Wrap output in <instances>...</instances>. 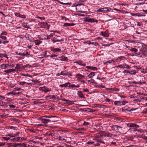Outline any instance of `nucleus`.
I'll return each instance as SVG.
<instances>
[{"instance_id": "obj_1", "label": "nucleus", "mask_w": 147, "mask_h": 147, "mask_svg": "<svg viewBox=\"0 0 147 147\" xmlns=\"http://www.w3.org/2000/svg\"><path fill=\"white\" fill-rule=\"evenodd\" d=\"M112 130L118 133H120L122 130V127L116 125H113L111 127Z\"/></svg>"}, {"instance_id": "obj_2", "label": "nucleus", "mask_w": 147, "mask_h": 147, "mask_svg": "<svg viewBox=\"0 0 147 147\" xmlns=\"http://www.w3.org/2000/svg\"><path fill=\"white\" fill-rule=\"evenodd\" d=\"M51 40L53 42V43L57 42H61L63 41V39H60V36L55 35L53 38L51 39Z\"/></svg>"}, {"instance_id": "obj_3", "label": "nucleus", "mask_w": 147, "mask_h": 147, "mask_svg": "<svg viewBox=\"0 0 147 147\" xmlns=\"http://www.w3.org/2000/svg\"><path fill=\"white\" fill-rule=\"evenodd\" d=\"M84 21L86 22H88L92 23L95 22L96 23L98 22V21L97 20L92 18H90L89 17L84 18Z\"/></svg>"}, {"instance_id": "obj_4", "label": "nucleus", "mask_w": 147, "mask_h": 147, "mask_svg": "<svg viewBox=\"0 0 147 147\" xmlns=\"http://www.w3.org/2000/svg\"><path fill=\"white\" fill-rule=\"evenodd\" d=\"M44 116L41 117L37 119V120L40 121L42 123L44 124H47L49 122V119H47L45 118Z\"/></svg>"}, {"instance_id": "obj_5", "label": "nucleus", "mask_w": 147, "mask_h": 147, "mask_svg": "<svg viewBox=\"0 0 147 147\" xmlns=\"http://www.w3.org/2000/svg\"><path fill=\"white\" fill-rule=\"evenodd\" d=\"M14 66V64H12V65L9 64H3L1 65V67L3 69H5L7 68L12 67Z\"/></svg>"}, {"instance_id": "obj_6", "label": "nucleus", "mask_w": 147, "mask_h": 147, "mask_svg": "<svg viewBox=\"0 0 147 147\" xmlns=\"http://www.w3.org/2000/svg\"><path fill=\"white\" fill-rule=\"evenodd\" d=\"M117 67L128 69H129L131 67L129 65H127L125 63L119 65L117 66Z\"/></svg>"}, {"instance_id": "obj_7", "label": "nucleus", "mask_w": 147, "mask_h": 147, "mask_svg": "<svg viewBox=\"0 0 147 147\" xmlns=\"http://www.w3.org/2000/svg\"><path fill=\"white\" fill-rule=\"evenodd\" d=\"M40 89L42 91L45 92H47L51 90V88H48L45 86L40 88Z\"/></svg>"}, {"instance_id": "obj_8", "label": "nucleus", "mask_w": 147, "mask_h": 147, "mask_svg": "<svg viewBox=\"0 0 147 147\" xmlns=\"http://www.w3.org/2000/svg\"><path fill=\"white\" fill-rule=\"evenodd\" d=\"M127 125L128 127L139 128L140 127L139 125L134 123H128Z\"/></svg>"}, {"instance_id": "obj_9", "label": "nucleus", "mask_w": 147, "mask_h": 147, "mask_svg": "<svg viewBox=\"0 0 147 147\" xmlns=\"http://www.w3.org/2000/svg\"><path fill=\"white\" fill-rule=\"evenodd\" d=\"M75 77L77 78V80L80 81H81V80L83 78H84L85 77L83 75L80 74H78L75 76Z\"/></svg>"}, {"instance_id": "obj_10", "label": "nucleus", "mask_w": 147, "mask_h": 147, "mask_svg": "<svg viewBox=\"0 0 147 147\" xmlns=\"http://www.w3.org/2000/svg\"><path fill=\"white\" fill-rule=\"evenodd\" d=\"M47 35H45V34H42L40 35L38 38L42 40H47Z\"/></svg>"}, {"instance_id": "obj_11", "label": "nucleus", "mask_w": 147, "mask_h": 147, "mask_svg": "<svg viewBox=\"0 0 147 147\" xmlns=\"http://www.w3.org/2000/svg\"><path fill=\"white\" fill-rule=\"evenodd\" d=\"M41 26L45 28L49 29L50 26L47 22H42L41 23Z\"/></svg>"}, {"instance_id": "obj_12", "label": "nucleus", "mask_w": 147, "mask_h": 147, "mask_svg": "<svg viewBox=\"0 0 147 147\" xmlns=\"http://www.w3.org/2000/svg\"><path fill=\"white\" fill-rule=\"evenodd\" d=\"M60 100H62V101H65L66 102L64 103V104H65L70 105H71L73 104V102L72 101L68 100L61 98L60 99Z\"/></svg>"}, {"instance_id": "obj_13", "label": "nucleus", "mask_w": 147, "mask_h": 147, "mask_svg": "<svg viewBox=\"0 0 147 147\" xmlns=\"http://www.w3.org/2000/svg\"><path fill=\"white\" fill-rule=\"evenodd\" d=\"M51 50L53 52H60L61 50L59 48H51Z\"/></svg>"}, {"instance_id": "obj_14", "label": "nucleus", "mask_w": 147, "mask_h": 147, "mask_svg": "<svg viewBox=\"0 0 147 147\" xmlns=\"http://www.w3.org/2000/svg\"><path fill=\"white\" fill-rule=\"evenodd\" d=\"M21 22H22V26L23 27L28 29H30V27L29 26H27L28 23L27 22H26L24 21H22Z\"/></svg>"}, {"instance_id": "obj_15", "label": "nucleus", "mask_w": 147, "mask_h": 147, "mask_svg": "<svg viewBox=\"0 0 147 147\" xmlns=\"http://www.w3.org/2000/svg\"><path fill=\"white\" fill-rule=\"evenodd\" d=\"M70 85V83L69 82H67L65 83L64 84H62V85H59V86L60 87H61V88L63 87H69V86Z\"/></svg>"}, {"instance_id": "obj_16", "label": "nucleus", "mask_w": 147, "mask_h": 147, "mask_svg": "<svg viewBox=\"0 0 147 147\" xmlns=\"http://www.w3.org/2000/svg\"><path fill=\"white\" fill-rule=\"evenodd\" d=\"M135 109H130V108L129 107H128L127 108H126L125 107H124L123 108L122 110V112H126V111L130 112L131 111H132L133 110H134Z\"/></svg>"}, {"instance_id": "obj_17", "label": "nucleus", "mask_w": 147, "mask_h": 147, "mask_svg": "<svg viewBox=\"0 0 147 147\" xmlns=\"http://www.w3.org/2000/svg\"><path fill=\"white\" fill-rule=\"evenodd\" d=\"M20 137H14L13 138L10 139V140L11 141L13 142H19V141H20Z\"/></svg>"}, {"instance_id": "obj_18", "label": "nucleus", "mask_w": 147, "mask_h": 147, "mask_svg": "<svg viewBox=\"0 0 147 147\" xmlns=\"http://www.w3.org/2000/svg\"><path fill=\"white\" fill-rule=\"evenodd\" d=\"M86 68L88 69H91L92 70H96L97 69V68L95 67L87 66L86 67Z\"/></svg>"}, {"instance_id": "obj_19", "label": "nucleus", "mask_w": 147, "mask_h": 147, "mask_svg": "<svg viewBox=\"0 0 147 147\" xmlns=\"http://www.w3.org/2000/svg\"><path fill=\"white\" fill-rule=\"evenodd\" d=\"M15 15L16 16L18 17L22 18H26V17L25 15H22L21 14H20V13H15Z\"/></svg>"}, {"instance_id": "obj_20", "label": "nucleus", "mask_w": 147, "mask_h": 147, "mask_svg": "<svg viewBox=\"0 0 147 147\" xmlns=\"http://www.w3.org/2000/svg\"><path fill=\"white\" fill-rule=\"evenodd\" d=\"M8 145L7 147H16V143H7Z\"/></svg>"}, {"instance_id": "obj_21", "label": "nucleus", "mask_w": 147, "mask_h": 147, "mask_svg": "<svg viewBox=\"0 0 147 147\" xmlns=\"http://www.w3.org/2000/svg\"><path fill=\"white\" fill-rule=\"evenodd\" d=\"M131 15H132L133 16H138V17L145 16V15L144 14V13H135V14L131 13Z\"/></svg>"}, {"instance_id": "obj_22", "label": "nucleus", "mask_w": 147, "mask_h": 147, "mask_svg": "<svg viewBox=\"0 0 147 147\" xmlns=\"http://www.w3.org/2000/svg\"><path fill=\"white\" fill-rule=\"evenodd\" d=\"M100 34L104 37H106L109 36V34L108 32H101Z\"/></svg>"}, {"instance_id": "obj_23", "label": "nucleus", "mask_w": 147, "mask_h": 147, "mask_svg": "<svg viewBox=\"0 0 147 147\" xmlns=\"http://www.w3.org/2000/svg\"><path fill=\"white\" fill-rule=\"evenodd\" d=\"M15 70L14 69H9L7 70L4 71V72L7 73H9L12 72H14L15 71Z\"/></svg>"}, {"instance_id": "obj_24", "label": "nucleus", "mask_w": 147, "mask_h": 147, "mask_svg": "<svg viewBox=\"0 0 147 147\" xmlns=\"http://www.w3.org/2000/svg\"><path fill=\"white\" fill-rule=\"evenodd\" d=\"M125 59V57H124V56H120L119 57H118L117 58L116 60L117 61L120 62L122 60H123Z\"/></svg>"}, {"instance_id": "obj_25", "label": "nucleus", "mask_w": 147, "mask_h": 147, "mask_svg": "<svg viewBox=\"0 0 147 147\" xmlns=\"http://www.w3.org/2000/svg\"><path fill=\"white\" fill-rule=\"evenodd\" d=\"M33 42H34L35 44L37 45H39L42 42V41H41L39 40H35Z\"/></svg>"}, {"instance_id": "obj_26", "label": "nucleus", "mask_w": 147, "mask_h": 147, "mask_svg": "<svg viewBox=\"0 0 147 147\" xmlns=\"http://www.w3.org/2000/svg\"><path fill=\"white\" fill-rule=\"evenodd\" d=\"M25 37L27 39V40L31 41V36L29 34H26L25 36Z\"/></svg>"}, {"instance_id": "obj_27", "label": "nucleus", "mask_w": 147, "mask_h": 147, "mask_svg": "<svg viewBox=\"0 0 147 147\" xmlns=\"http://www.w3.org/2000/svg\"><path fill=\"white\" fill-rule=\"evenodd\" d=\"M121 102L120 101H116L114 102V104L115 105L117 106H121Z\"/></svg>"}, {"instance_id": "obj_28", "label": "nucleus", "mask_w": 147, "mask_h": 147, "mask_svg": "<svg viewBox=\"0 0 147 147\" xmlns=\"http://www.w3.org/2000/svg\"><path fill=\"white\" fill-rule=\"evenodd\" d=\"M78 96L82 98H84L85 97L84 95L82 94V92L81 91H79L78 92Z\"/></svg>"}, {"instance_id": "obj_29", "label": "nucleus", "mask_w": 147, "mask_h": 147, "mask_svg": "<svg viewBox=\"0 0 147 147\" xmlns=\"http://www.w3.org/2000/svg\"><path fill=\"white\" fill-rule=\"evenodd\" d=\"M57 118V117H53L52 118H51L50 119H49V122H54L56 121V118Z\"/></svg>"}, {"instance_id": "obj_30", "label": "nucleus", "mask_w": 147, "mask_h": 147, "mask_svg": "<svg viewBox=\"0 0 147 147\" xmlns=\"http://www.w3.org/2000/svg\"><path fill=\"white\" fill-rule=\"evenodd\" d=\"M78 65H80L82 66H85L86 64L85 63L83 62V61L81 60H78Z\"/></svg>"}, {"instance_id": "obj_31", "label": "nucleus", "mask_w": 147, "mask_h": 147, "mask_svg": "<svg viewBox=\"0 0 147 147\" xmlns=\"http://www.w3.org/2000/svg\"><path fill=\"white\" fill-rule=\"evenodd\" d=\"M22 66L23 65L22 64H20V66H19L18 67H15V69H17L18 70H23V68H22Z\"/></svg>"}, {"instance_id": "obj_32", "label": "nucleus", "mask_w": 147, "mask_h": 147, "mask_svg": "<svg viewBox=\"0 0 147 147\" xmlns=\"http://www.w3.org/2000/svg\"><path fill=\"white\" fill-rule=\"evenodd\" d=\"M95 75V73L94 72H91L88 75V77L89 78H91L92 77Z\"/></svg>"}, {"instance_id": "obj_33", "label": "nucleus", "mask_w": 147, "mask_h": 147, "mask_svg": "<svg viewBox=\"0 0 147 147\" xmlns=\"http://www.w3.org/2000/svg\"><path fill=\"white\" fill-rule=\"evenodd\" d=\"M47 97H49L50 98V99H52L53 100H56V98H55V95H49L47 96Z\"/></svg>"}, {"instance_id": "obj_34", "label": "nucleus", "mask_w": 147, "mask_h": 147, "mask_svg": "<svg viewBox=\"0 0 147 147\" xmlns=\"http://www.w3.org/2000/svg\"><path fill=\"white\" fill-rule=\"evenodd\" d=\"M55 35V34L54 33H51L50 34V35H47V39H49L50 38H52L53 36Z\"/></svg>"}, {"instance_id": "obj_35", "label": "nucleus", "mask_w": 147, "mask_h": 147, "mask_svg": "<svg viewBox=\"0 0 147 147\" xmlns=\"http://www.w3.org/2000/svg\"><path fill=\"white\" fill-rule=\"evenodd\" d=\"M129 50L130 51L132 52L134 51L135 53L137 52L138 51V50L135 48L130 49Z\"/></svg>"}, {"instance_id": "obj_36", "label": "nucleus", "mask_w": 147, "mask_h": 147, "mask_svg": "<svg viewBox=\"0 0 147 147\" xmlns=\"http://www.w3.org/2000/svg\"><path fill=\"white\" fill-rule=\"evenodd\" d=\"M129 74L131 75H134L136 73V71L135 70H132V71H129Z\"/></svg>"}, {"instance_id": "obj_37", "label": "nucleus", "mask_w": 147, "mask_h": 147, "mask_svg": "<svg viewBox=\"0 0 147 147\" xmlns=\"http://www.w3.org/2000/svg\"><path fill=\"white\" fill-rule=\"evenodd\" d=\"M12 120L16 123H19L20 122V121L16 118H13Z\"/></svg>"}, {"instance_id": "obj_38", "label": "nucleus", "mask_w": 147, "mask_h": 147, "mask_svg": "<svg viewBox=\"0 0 147 147\" xmlns=\"http://www.w3.org/2000/svg\"><path fill=\"white\" fill-rule=\"evenodd\" d=\"M30 55V54L28 53V52L27 51L26 53H22V55L23 56H28Z\"/></svg>"}, {"instance_id": "obj_39", "label": "nucleus", "mask_w": 147, "mask_h": 147, "mask_svg": "<svg viewBox=\"0 0 147 147\" xmlns=\"http://www.w3.org/2000/svg\"><path fill=\"white\" fill-rule=\"evenodd\" d=\"M57 139L59 140L62 141V140H66L64 138L61 137V136H59L57 137Z\"/></svg>"}, {"instance_id": "obj_40", "label": "nucleus", "mask_w": 147, "mask_h": 147, "mask_svg": "<svg viewBox=\"0 0 147 147\" xmlns=\"http://www.w3.org/2000/svg\"><path fill=\"white\" fill-rule=\"evenodd\" d=\"M2 138L4 140H5L6 141H8L9 140H10V138L9 137H3Z\"/></svg>"}, {"instance_id": "obj_41", "label": "nucleus", "mask_w": 147, "mask_h": 147, "mask_svg": "<svg viewBox=\"0 0 147 147\" xmlns=\"http://www.w3.org/2000/svg\"><path fill=\"white\" fill-rule=\"evenodd\" d=\"M44 116L45 117L49 118L50 119L51 118H52L53 117H57V116H47V115H45V116Z\"/></svg>"}, {"instance_id": "obj_42", "label": "nucleus", "mask_w": 147, "mask_h": 147, "mask_svg": "<svg viewBox=\"0 0 147 147\" xmlns=\"http://www.w3.org/2000/svg\"><path fill=\"white\" fill-rule=\"evenodd\" d=\"M64 71H62L61 73L60 74L63 76L68 75V73H64Z\"/></svg>"}, {"instance_id": "obj_43", "label": "nucleus", "mask_w": 147, "mask_h": 147, "mask_svg": "<svg viewBox=\"0 0 147 147\" xmlns=\"http://www.w3.org/2000/svg\"><path fill=\"white\" fill-rule=\"evenodd\" d=\"M0 38L4 40H6L7 39V38L6 37L1 35H0Z\"/></svg>"}, {"instance_id": "obj_44", "label": "nucleus", "mask_w": 147, "mask_h": 147, "mask_svg": "<svg viewBox=\"0 0 147 147\" xmlns=\"http://www.w3.org/2000/svg\"><path fill=\"white\" fill-rule=\"evenodd\" d=\"M68 60V59L67 57H62L61 60L62 61H67Z\"/></svg>"}, {"instance_id": "obj_45", "label": "nucleus", "mask_w": 147, "mask_h": 147, "mask_svg": "<svg viewBox=\"0 0 147 147\" xmlns=\"http://www.w3.org/2000/svg\"><path fill=\"white\" fill-rule=\"evenodd\" d=\"M112 90H115V91L118 92L119 90V89L118 88H111Z\"/></svg>"}, {"instance_id": "obj_46", "label": "nucleus", "mask_w": 147, "mask_h": 147, "mask_svg": "<svg viewBox=\"0 0 147 147\" xmlns=\"http://www.w3.org/2000/svg\"><path fill=\"white\" fill-rule=\"evenodd\" d=\"M115 10L117 11H119V12H121L122 13H127V12L125 11H123L121 10Z\"/></svg>"}, {"instance_id": "obj_47", "label": "nucleus", "mask_w": 147, "mask_h": 147, "mask_svg": "<svg viewBox=\"0 0 147 147\" xmlns=\"http://www.w3.org/2000/svg\"><path fill=\"white\" fill-rule=\"evenodd\" d=\"M142 46L143 49H147V45L145 44L142 43Z\"/></svg>"}, {"instance_id": "obj_48", "label": "nucleus", "mask_w": 147, "mask_h": 147, "mask_svg": "<svg viewBox=\"0 0 147 147\" xmlns=\"http://www.w3.org/2000/svg\"><path fill=\"white\" fill-rule=\"evenodd\" d=\"M95 105H96L95 107H98L99 108H102V107L104 106V105H99V104H96Z\"/></svg>"}, {"instance_id": "obj_49", "label": "nucleus", "mask_w": 147, "mask_h": 147, "mask_svg": "<svg viewBox=\"0 0 147 147\" xmlns=\"http://www.w3.org/2000/svg\"><path fill=\"white\" fill-rule=\"evenodd\" d=\"M5 136H9L11 137H15L12 134H8L7 135H6Z\"/></svg>"}, {"instance_id": "obj_50", "label": "nucleus", "mask_w": 147, "mask_h": 147, "mask_svg": "<svg viewBox=\"0 0 147 147\" xmlns=\"http://www.w3.org/2000/svg\"><path fill=\"white\" fill-rule=\"evenodd\" d=\"M70 26V23H65L63 25V26L64 27H67Z\"/></svg>"}, {"instance_id": "obj_51", "label": "nucleus", "mask_w": 147, "mask_h": 147, "mask_svg": "<svg viewBox=\"0 0 147 147\" xmlns=\"http://www.w3.org/2000/svg\"><path fill=\"white\" fill-rule=\"evenodd\" d=\"M24 143H16V146H20V147L21 146H22L24 144Z\"/></svg>"}, {"instance_id": "obj_52", "label": "nucleus", "mask_w": 147, "mask_h": 147, "mask_svg": "<svg viewBox=\"0 0 147 147\" xmlns=\"http://www.w3.org/2000/svg\"><path fill=\"white\" fill-rule=\"evenodd\" d=\"M113 136V135L111 133H109L107 134L106 136L107 137H112Z\"/></svg>"}, {"instance_id": "obj_53", "label": "nucleus", "mask_w": 147, "mask_h": 147, "mask_svg": "<svg viewBox=\"0 0 147 147\" xmlns=\"http://www.w3.org/2000/svg\"><path fill=\"white\" fill-rule=\"evenodd\" d=\"M90 123L89 122L84 121L83 125L84 126H87Z\"/></svg>"}, {"instance_id": "obj_54", "label": "nucleus", "mask_w": 147, "mask_h": 147, "mask_svg": "<svg viewBox=\"0 0 147 147\" xmlns=\"http://www.w3.org/2000/svg\"><path fill=\"white\" fill-rule=\"evenodd\" d=\"M105 101L106 102H109L110 101L113 102V101L112 100L109 99L107 97H106V98L105 99Z\"/></svg>"}, {"instance_id": "obj_55", "label": "nucleus", "mask_w": 147, "mask_h": 147, "mask_svg": "<svg viewBox=\"0 0 147 147\" xmlns=\"http://www.w3.org/2000/svg\"><path fill=\"white\" fill-rule=\"evenodd\" d=\"M121 105H125L126 103H127L128 102L127 101H121Z\"/></svg>"}, {"instance_id": "obj_56", "label": "nucleus", "mask_w": 147, "mask_h": 147, "mask_svg": "<svg viewBox=\"0 0 147 147\" xmlns=\"http://www.w3.org/2000/svg\"><path fill=\"white\" fill-rule=\"evenodd\" d=\"M94 140H95L97 142H100V143H102L104 144V142H102V141H101L100 140H98L97 139H94Z\"/></svg>"}, {"instance_id": "obj_57", "label": "nucleus", "mask_w": 147, "mask_h": 147, "mask_svg": "<svg viewBox=\"0 0 147 147\" xmlns=\"http://www.w3.org/2000/svg\"><path fill=\"white\" fill-rule=\"evenodd\" d=\"M26 84V82H20L19 83V84L22 85H25Z\"/></svg>"}, {"instance_id": "obj_58", "label": "nucleus", "mask_w": 147, "mask_h": 147, "mask_svg": "<svg viewBox=\"0 0 147 147\" xmlns=\"http://www.w3.org/2000/svg\"><path fill=\"white\" fill-rule=\"evenodd\" d=\"M142 113L145 114H147V108L144 109L142 111Z\"/></svg>"}, {"instance_id": "obj_59", "label": "nucleus", "mask_w": 147, "mask_h": 147, "mask_svg": "<svg viewBox=\"0 0 147 147\" xmlns=\"http://www.w3.org/2000/svg\"><path fill=\"white\" fill-rule=\"evenodd\" d=\"M7 33L6 32H3L0 35H7Z\"/></svg>"}, {"instance_id": "obj_60", "label": "nucleus", "mask_w": 147, "mask_h": 147, "mask_svg": "<svg viewBox=\"0 0 147 147\" xmlns=\"http://www.w3.org/2000/svg\"><path fill=\"white\" fill-rule=\"evenodd\" d=\"M29 66V64H27L24 65H23L22 68H23V69H24L26 67H28Z\"/></svg>"}, {"instance_id": "obj_61", "label": "nucleus", "mask_w": 147, "mask_h": 147, "mask_svg": "<svg viewBox=\"0 0 147 147\" xmlns=\"http://www.w3.org/2000/svg\"><path fill=\"white\" fill-rule=\"evenodd\" d=\"M91 44L94 45L96 46H98L99 45L96 42H92Z\"/></svg>"}, {"instance_id": "obj_62", "label": "nucleus", "mask_w": 147, "mask_h": 147, "mask_svg": "<svg viewBox=\"0 0 147 147\" xmlns=\"http://www.w3.org/2000/svg\"><path fill=\"white\" fill-rule=\"evenodd\" d=\"M36 18H38V19L41 20H44L45 19V18L44 17H40L39 16H37Z\"/></svg>"}, {"instance_id": "obj_63", "label": "nucleus", "mask_w": 147, "mask_h": 147, "mask_svg": "<svg viewBox=\"0 0 147 147\" xmlns=\"http://www.w3.org/2000/svg\"><path fill=\"white\" fill-rule=\"evenodd\" d=\"M9 42V41H1V44H5L6 43H8Z\"/></svg>"}, {"instance_id": "obj_64", "label": "nucleus", "mask_w": 147, "mask_h": 147, "mask_svg": "<svg viewBox=\"0 0 147 147\" xmlns=\"http://www.w3.org/2000/svg\"><path fill=\"white\" fill-rule=\"evenodd\" d=\"M20 134V132H17L14 135V136L16 137L18 136Z\"/></svg>"}]
</instances>
